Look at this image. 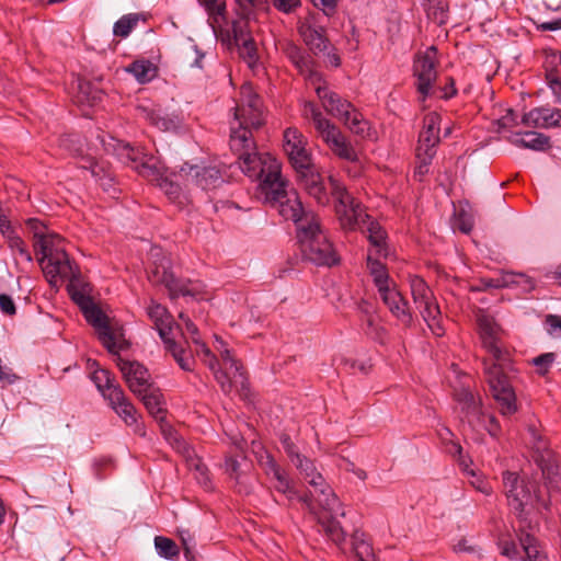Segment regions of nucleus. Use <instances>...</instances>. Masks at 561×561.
<instances>
[{
  "label": "nucleus",
  "mask_w": 561,
  "mask_h": 561,
  "mask_svg": "<svg viewBox=\"0 0 561 561\" xmlns=\"http://www.w3.org/2000/svg\"><path fill=\"white\" fill-rule=\"evenodd\" d=\"M364 230L367 231V238L371 247L374 248V250L371 251L373 255L386 257L388 255L386 231L381 228V226L378 222L371 221L370 219L367 221Z\"/></svg>",
  "instance_id": "nucleus-33"
},
{
  "label": "nucleus",
  "mask_w": 561,
  "mask_h": 561,
  "mask_svg": "<svg viewBox=\"0 0 561 561\" xmlns=\"http://www.w3.org/2000/svg\"><path fill=\"white\" fill-rule=\"evenodd\" d=\"M526 138H516L512 142L515 146L531 149L536 151H545L550 148V138L541 133L527 131Z\"/></svg>",
  "instance_id": "nucleus-38"
},
{
  "label": "nucleus",
  "mask_w": 561,
  "mask_h": 561,
  "mask_svg": "<svg viewBox=\"0 0 561 561\" xmlns=\"http://www.w3.org/2000/svg\"><path fill=\"white\" fill-rule=\"evenodd\" d=\"M454 228L458 229L459 231L463 233H470L473 228V217L472 215L463 209L460 208L456 214L454 218Z\"/></svg>",
  "instance_id": "nucleus-52"
},
{
  "label": "nucleus",
  "mask_w": 561,
  "mask_h": 561,
  "mask_svg": "<svg viewBox=\"0 0 561 561\" xmlns=\"http://www.w3.org/2000/svg\"><path fill=\"white\" fill-rule=\"evenodd\" d=\"M411 295L416 308L422 316L430 317L431 314L439 313V307L436 304L433 291L425 283V280L416 275L409 277Z\"/></svg>",
  "instance_id": "nucleus-23"
},
{
  "label": "nucleus",
  "mask_w": 561,
  "mask_h": 561,
  "mask_svg": "<svg viewBox=\"0 0 561 561\" xmlns=\"http://www.w3.org/2000/svg\"><path fill=\"white\" fill-rule=\"evenodd\" d=\"M230 149L238 156L240 169L251 179L260 180V194L270 187L277 186L282 179L280 164L270 153L260 154L252 133L248 129L231 127Z\"/></svg>",
  "instance_id": "nucleus-2"
},
{
  "label": "nucleus",
  "mask_w": 561,
  "mask_h": 561,
  "mask_svg": "<svg viewBox=\"0 0 561 561\" xmlns=\"http://www.w3.org/2000/svg\"><path fill=\"white\" fill-rule=\"evenodd\" d=\"M440 116L431 112L424 116L423 128L419 135L416 152L421 154H436V146L439 144Z\"/></svg>",
  "instance_id": "nucleus-22"
},
{
  "label": "nucleus",
  "mask_w": 561,
  "mask_h": 561,
  "mask_svg": "<svg viewBox=\"0 0 561 561\" xmlns=\"http://www.w3.org/2000/svg\"><path fill=\"white\" fill-rule=\"evenodd\" d=\"M331 195L334 197L336 205L335 211L340 220V225L344 230H363L369 220V216L364 211L359 202H357L333 176L329 178Z\"/></svg>",
  "instance_id": "nucleus-8"
},
{
  "label": "nucleus",
  "mask_w": 561,
  "mask_h": 561,
  "mask_svg": "<svg viewBox=\"0 0 561 561\" xmlns=\"http://www.w3.org/2000/svg\"><path fill=\"white\" fill-rule=\"evenodd\" d=\"M424 321L427 323L432 333L436 336H442L445 333L444 327L442 325L440 312L427 316H422Z\"/></svg>",
  "instance_id": "nucleus-63"
},
{
  "label": "nucleus",
  "mask_w": 561,
  "mask_h": 561,
  "mask_svg": "<svg viewBox=\"0 0 561 561\" xmlns=\"http://www.w3.org/2000/svg\"><path fill=\"white\" fill-rule=\"evenodd\" d=\"M426 16L437 25H444L448 20L447 0H423Z\"/></svg>",
  "instance_id": "nucleus-36"
},
{
  "label": "nucleus",
  "mask_w": 561,
  "mask_h": 561,
  "mask_svg": "<svg viewBox=\"0 0 561 561\" xmlns=\"http://www.w3.org/2000/svg\"><path fill=\"white\" fill-rule=\"evenodd\" d=\"M501 553L510 559H516V558H525V554L522 556L520 551L517 548V545L510 539H501L499 542Z\"/></svg>",
  "instance_id": "nucleus-59"
},
{
  "label": "nucleus",
  "mask_w": 561,
  "mask_h": 561,
  "mask_svg": "<svg viewBox=\"0 0 561 561\" xmlns=\"http://www.w3.org/2000/svg\"><path fill=\"white\" fill-rule=\"evenodd\" d=\"M147 313L151 321L154 323V327L162 341L170 337V333L172 331V317L168 310L160 304L152 301V304L147 309Z\"/></svg>",
  "instance_id": "nucleus-31"
},
{
  "label": "nucleus",
  "mask_w": 561,
  "mask_h": 561,
  "mask_svg": "<svg viewBox=\"0 0 561 561\" xmlns=\"http://www.w3.org/2000/svg\"><path fill=\"white\" fill-rule=\"evenodd\" d=\"M495 124L497 125V131L513 128L518 125L517 116L515 112L510 108L504 116L495 122Z\"/></svg>",
  "instance_id": "nucleus-62"
},
{
  "label": "nucleus",
  "mask_w": 561,
  "mask_h": 561,
  "mask_svg": "<svg viewBox=\"0 0 561 561\" xmlns=\"http://www.w3.org/2000/svg\"><path fill=\"white\" fill-rule=\"evenodd\" d=\"M322 140L328 145L331 151L340 159L354 162L357 160V153L351 142L342 134L337 126L332 123L317 131Z\"/></svg>",
  "instance_id": "nucleus-21"
},
{
  "label": "nucleus",
  "mask_w": 561,
  "mask_h": 561,
  "mask_svg": "<svg viewBox=\"0 0 561 561\" xmlns=\"http://www.w3.org/2000/svg\"><path fill=\"white\" fill-rule=\"evenodd\" d=\"M546 82L556 96V102L561 104V76L556 68L546 67Z\"/></svg>",
  "instance_id": "nucleus-51"
},
{
  "label": "nucleus",
  "mask_w": 561,
  "mask_h": 561,
  "mask_svg": "<svg viewBox=\"0 0 561 561\" xmlns=\"http://www.w3.org/2000/svg\"><path fill=\"white\" fill-rule=\"evenodd\" d=\"M240 94V103L234 107V122L238 126L231 127L248 129L252 133L264 124L262 100L249 83L241 85Z\"/></svg>",
  "instance_id": "nucleus-12"
},
{
  "label": "nucleus",
  "mask_w": 561,
  "mask_h": 561,
  "mask_svg": "<svg viewBox=\"0 0 561 561\" xmlns=\"http://www.w3.org/2000/svg\"><path fill=\"white\" fill-rule=\"evenodd\" d=\"M225 470L237 482L241 479L240 462L234 457H227L225 460Z\"/></svg>",
  "instance_id": "nucleus-64"
},
{
  "label": "nucleus",
  "mask_w": 561,
  "mask_h": 561,
  "mask_svg": "<svg viewBox=\"0 0 561 561\" xmlns=\"http://www.w3.org/2000/svg\"><path fill=\"white\" fill-rule=\"evenodd\" d=\"M304 257L319 266H332L340 262V257L322 230L317 216H311L307 225L299 226L297 233Z\"/></svg>",
  "instance_id": "nucleus-6"
},
{
  "label": "nucleus",
  "mask_w": 561,
  "mask_h": 561,
  "mask_svg": "<svg viewBox=\"0 0 561 561\" xmlns=\"http://www.w3.org/2000/svg\"><path fill=\"white\" fill-rule=\"evenodd\" d=\"M270 480L273 483L274 489L277 492L283 493L288 501H299L300 495L295 490L293 481L288 478L287 472L283 468H280L277 473L275 472L271 476Z\"/></svg>",
  "instance_id": "nucleus-40"
},
{
  "label": "nucleus",
  "mask_w": 561,
  "mask_h": 561,
  "mask_svg": "<svg viewBox=\"0 0 561 561\" xmlns=\"http://www.w3.org/2000/svg\"><path fill=\"white\" fill-rule=\"evenodd\" d=\"M117 366L129 390L134 394L140 396L144 391L150 390V387L153 386L148 369L140 363L126 360L118 356Z\"/></svg>",
  "instance_id": "nucleus-19"
},
{
  "label": "nucleus",
  "mask_w": 561,
  "mask_h": 561,
  "mask_svg": "<svg viewBox=\"0 0 561 561\" xmlns=\"http://www.w3.org/2000/svg\"><path fill=\"white\" fill-rule=\"evenodd\" d=\"M237 46L239 47V53L242 59L247 61L250 67H253L257 60V51L254 39H247Z\"/></svg>",
  "instance_id": "nucleus-53"
},
{
  "label": "nucleus",
  "mask_w": 561,
  "mask_h": 561,
  "mask_svg": "<svg viewBox=\"0 0 561 561\" xmlns=\"http://www.w3.org/2000/svg\"><path fill=\"white\" fill-rule=\"evenodd\" d=\"M135 116L148 122L161 130H170L175 128L178 125V121L174 117H170L168 115L162 116L160 108H157L151 104H138L135 107Z\"/></svg>",
  "instance_id": "nucleus-28"
},
{
  "label": "nucleus",
  "mask_w": 561,
  "mask_h": 561,
  "mask_svg": "<svg viewBox=\"0 0 561 561\" xmlns=\"http://www.w3.org/2000/svg\"><path fill=\"white\" fill-rule=\"evenodd\" d=\"M91 379L105 399L106 394L111 393L112 389L122 388L115 381V377L106 369H95L91 375Z\"/></svg>",
  "instance_id": "nucleus-43"
},
{
  "label": "nucleus",
  "mask_w": 561,
  "mask_h": 561,
  "mask_svg": "<svg viewBox=\"0 0 561 561\" xmlns=\"http://www.w3.org/2000/svg\"><path fill=\"white\" fill-rule=\"evenodd\" d=\"M154 548L161 558L168 560L175 559L180 553V549L175 541L163 536H157L154 538Z\"/></svg>",
  "instance_id": "nucleus-47"
},
{
  "label": "nucleus",
  "mask_w": 561,
  "mask_h": 561,
  "mask_svg": "<svg viewBox=\"0 0 561 561\" xmlns=\"http://www.w3.org/2000/svg\"><path fill=\"white\" fill-rule=\"evenodd\" d=\"M296 180L298 185L309 196L314 198L319 205H327L329 203V194L324 186L323 178L314 163L297 171Z\"/></svg>",
  "instance_id": "nucleus-20"
},
{
  "label": "nucleus",
  "mask_w": 561,
  "mask_h": 561,
  "mask_svg": "<svg viewBox=\"0 0 561 561\" xmlns=\"http://www.w3.org/2000/svg\"><path fill=\"white\" fill-rule=\"evenodd\" d=\"M26 226L38 239L34 248L42 253L39 263L50 285H56L58 275L69 277L73 275L72 263L62 248V239L57 234H47L45 225L37 218H28Z\"/></svg>",
  "instance_id": "nucleus-4"
},
{
  "label": "nucleus",
  "mask_w": 561,
  "mask_h": 561,
  "mask_svg": "<svg viewBox=\"0 0 561 561\" xmlns=\"http://www.w3.org/2000/svg\"><path fill=\"white\" fill-rule=\"evenodd\" d=\"M71 263H72V267H73V275L69 276V277H62V276L58 275L56 277L57 284L56 285H51V286L57 288L60 285L61 282L69 280V284L67 285L68 293H69L71 299L82 310L83 307L89 306L90 304L93 302V300L82 289H78L76 287L75 280L77 279L79 272H78L77 266L75 265V263L72 261H71Z\"/></svg>",
  "instance_id": "nucleus-34"
},
{
  "label": "nucleus",
  "mask_w": 561,
  "mask_h": 561,
  "mask_svg": "<svg viewBox=\"0 0 561 561\" xmlns=\"http://www.w3.org/2000/svg\"><path fill=\"white\" fill-rule=\"evenodd\" d=\"M306 481L313 491L309 495H300L299 502L314 516L323 533L335 545L341 546L345 541V531L336 517L344 516L345 513L339 499L325 483L322 474L316 470L307 474Z\"/></svg>",
  "instance_id": "nucleus-3"
},
{
  "label": "nucleus",
  "mask_w": 561,
  "mask_h": 561,
  "mask_svg": "<svg viewBox=\"0 0 561 561\" xmlns=\"http://www.w3.org/2000/svg\"><path fill=\"white\" fill-rule=\"evenodd\" d=\"M304 114L306 117H310L314 125L316 130H320L323 127H328V124L331 123L327 119L319 108L312 102H306L304 106Z\"/></svg>",
  "instance_id": "nucleus-50"
},
{
  "label": "nucleus",
  "mask_w": 561,
  "mask_h": 561,
  "mask_svg": "<svg viewBox=\"0 0 561 561\" xmlns=\"http://www.w3.org/2000/svg\"><path fill=\"white\" fill-rule=\"evenodd\" d=\"M524 283L529 288H534L531 278L524 274L503 273L497 277H483L479 279V284L474 287L476 290L484 291L491 288H504L513 284Z\"/></svg>",
  "instance_id": "nucleus-29"
},
{
  "label": "nucleus",
  "mask_w": 561,
  "mask_h": 561,
  "mask_svg": "<svg viewBox=\"0 0 561 561\" xmlns=\"http://www.w3.org/2000/svg\"><path fill=\"white\" fill-rule=\"evenodd\" d=\"M519 545L525 554L524 559L529 561H548V558L538 550L537 540L533 535L528 533L522 534Z\"/></svg>",
  "instance_id": "nucleus-44"
},
{
  "label": "nucleus",
  "mask_w": 561,
  "mask_h": 561,
  "mask_svg": "<svg viewBox=\"0 0 561 561\" xmlns=\"http://www.w3.org/2000/svg\"><path fill=\"white\" fill-rule=\"evenodd\" d=\"M5 239L8 241L9 248L12 251L19 253V255L26 262H32V255L27 250L25 242L18 234H15V232L10 234Z\"/></svg>",
  "instance_id": "nucleus-54"
},
{
  "label": "nucleus",
  "mask_w": 561,
  "mask_h": 561,
  "mask_svg": "<svg viewBox=\"0 0 561 561\" xmlns=\"http://www.w3.org/2000/svg\"><path fill=\"white\" fill-rule=\"evenodd\" d=\"M77 99L78 102L92 106L102 101L103 91L90 81L79 80Z\"/></svg>",
  "instance_id": "nucleus-41"
},
{
  "label": "nucleus",
  "mask_w": 561,
  "mask_h": 561,
  "mask_svg": "<svg viewBox=\"0 0 561 561\" xmlns=\"http://www.w3.org/2000/svg\"><path fill=\"white\" fill-rule=\"evenodd\" d=\"M434 157L435 156H432L428 153L421 154V153L416 152L417 165L415 167V170H414V176L419 181H422L423 176L428 173L430 165H431Z\"/></svg>",
  "instance_id": "nucleus-56"
},
{
  "label": "nucleus",
  "mask_w": 561,
  "mask_h": 561,
  "mask_svg": "<svg viewBox=\"0 0 561 561\" xmlns=\"http://www.w3.org/2000/svg\"><path fill=\"white\" fill-rule=\"evenodd\" d=\"M477 325L481 346L489 354L482 358L484 380L501 415L512 416L518 411V405L508 376L511 358L502 340L503 330L492 316L484 312L477 314Z\"/></svg>",
  "instance_id": "nucleus-1"
},
{
  "label": "nucleus",
  "mask_w": 561,
  "mask_h": 561,
  "mask_svg": "<svg viewBox=\"0 0 561 561\" xmlns=\"http://www.w3.org/2000/svg\"><path fill=\"white\" fill-rule=\"evenodd\" d=\"M185 185H195L204 191L214 190L224 183L220 169L217 167H201L183 163L174 173Z\"/></svg>",
  "instance_id": "nucleus-16"
},
{
  "label": "nucleus",
  "mask_w": 561,
  "mask_h": 561,
  "mask_svg": "<svg viewBox=\"0 0 561 561\" xmlns=\"http://www.w3.org/2000/svg\"><path fill=\"white\" fill-rule=\"evenodd\" d=\"M264 202L275 208L286 220H293L297 225V233L300 225H307L310 221L312 213L305 211L302 203L296 191L287 192L285 182L280 179L277 186L270 187L262 195Z\"/></svg>",
  "instance_id": "nucleus-7"
},
{
  "label": "nucleus",
  "mask_w": 561,
  "mask_h": 561,
  "mask_svg": "<svg viewBox=\"0 0 561 561\" xmlns=\"http://www.w3.org/2000/svg\"><path fill=\"white\" fill-rule=\"evenodd\" d=\"M299 33L314 55L324 53L330 45L324 26L305 23L299 27Z\"/></svg>",
  "instance_id": "nucleus-26"
},
{
  "label": "nucleus",
  "mask_w": 561,
  "mask_h": 561,
  "mask_svg": "<svg viewBox=\"0 0 561 561\" xmlns=\"http://www.w3.org/2000/svg\"><path fill=\"white\" fill-rule=\"evenodd\" d=\"M259 463L264 470L265 474L270 478L280 469V466L275 461L272 455L264 451L259 458Z\"/></svg>",
  "instance_id": "nucleus-58"
},
{
  "label": "nucleus",
  "mask_w": 561,
  "mask_h": 561,
  "mask_svg": "<svg viewBox=\"0 0 561 561\" xmlns=\"http://www.w3.org/2000/svg\"><path fill=\"white\" fill-rule=\"evenodd\" d=\"M106 400L127 425H133L137 422L136 409L127 399L122 388L112 389L111 393L106 394Z\"/></svg>",
  "instance_id": "nucleus-30"
},
{
  "label": "nucleus",
  "mask_w": 561,
  "mask_h": 561,
  "mask_svg": "<svg viewBox=\"0 0 561 561\" xmlns=\"http://www.w3.org/2000/svg\"><path fill=\"white\" fill-rule=\"evenodd\" d=\"M232 34L236 45H240L242 42L252 38L247 31V22L234 21L232 23Z\"/></svg>",
  "instance_id": "nucleus-61"
},
{
  "label": "nucleus",
  "mask_w": 561,
  "mask_h": 561,
  "mask_svg": "<svg viewBox=\"0 0 561 561\" xmlns=\"http://www.w3.org/2000/svg\"><path fill=\"white\" fill-rule=\"evenodd\" d=\"M280 443H282L284 450L286 451L287 456L290 458L293 463L296 460H299V461L301 460L302 455L299 454L297 446L294 444V442L291 440L289 435L283 434L280 436Z\"/></svg>",
  "instance_id": "nucleus-60"
},
{
  "label": "nucleus",
  "mask_w": 561,
  "mask_h": 561,
  "mask_svg": "<svg viewBox=\"0 0 561 561\" xmlns=\"http://www.w3.org/2000/svg\"><path fill=\"white\" fill-rule=\"evenodd\" d=\"M238 10L239 15L242 20H248L253 13L254 10L262 7L264 3H266V0H234Z\"/></svg>",
  "instance_id": "nucleus-55"
},
{
  "label": "nucleus",
  "mask_w": 561,
  "mask_h": 561,
  "mask_svg": "<svg viewBox=\"0 0 561 561\" xmlns=\"http://www.w3.org/2000/svg\"><path fill=\"white\" fill-rule=\"evenodd\" d=\"M147 411L158 421H163L165 417L167 410L164 408L163 396L158 388L153 386L150 387V390L144 391L140 396H138Z\"/></svg>",
  "instance_id": "nucleus-32"
},
{
  "label": "nucleus",
  "mask_w": 561,
  "mask_h": 561,
  "mask_svg": "<svg viewBox=\"0 0 561 561\" xmlns=\"http://www.w3.org/2000/svg\"><path fill=\"white\" fill-rule=\"evenodd\" d=\"M534 449V459L541 469L542 477L547 480L549 486H558L559 465L554 453L549 448V444L535 427L528 428Z\"/></svg>",
  "instance_id": "nucleus-15"
},
{
  "label": "nucleus",
  "mask_w": 561,
  "mask_h": 561,
  "mask_svg": "<svg viewBox=\"0 0 561 561\" xmlns=\"http://www.w3.org/2000/svg\"><path fill=\"white\" fill-rule=\"evenodd\" d=\"M139 21V15L136 13H129L123 15L113 27V33L118 37H127L130 32L136 27Z\"/></svg>",
  "instance_id": "nucleus-48"
},
{
  "label": "nucleus",
  "mask_w": 561,
  "mask_h": 561,
  "mask_svg": "<svg viewBox=\"0 0 561 561\" xmlns=\"http://www.w3.org/2000/svg\"><path fill=\"white\" fill-rule=\"evenodd\" d=\"M115 154L122 163L130 167L145 179L157 184L163 179L158 160L153 156L144 153L139 148L118 142L115 147Z\"/></svg>",
  "instance_id": "nucleus-13"
},
{
  "label": "nucleus",
  "mask_w": 561,
  "mask_h": 561,
  "mask_svg": "<svg viewBox=\"0 0 561 561\" xmlns=\"http://www.w3.org/2000/svg\"><path fill=\"white\" fill-rule=\"evenodd\" d=\"M88 323L98 332L103 346L113 354H117L122 347L123 333L121 328L113 327L107 316L94 301L81 310Z\"/></svg>",
  "instance_id": "nucleus-14"
},
{
  "label": "nucleus",
  "mask_w": 561,
  "mask_h": 561,
  "mask_svg": "<svg viewBox=\"0 0 561 561\" xmlns=\"http://www.w3.org/2000/svg\"><path fill=\"white\" fill-rule=\"evenodd\" d=\"M522 123L535 128L561 127V110L536 107L523 115Z\"/></svg>",
  "instance_id": "nucleus-25"
},
{
  "label": "nucleus",
  "mask_w": 561,
  "mask_h": 561,
  "mask_svg": "<svg viewBox=\"0 0 561 561\" xmlns=\"http://www.w3.org/2000/svg\"><path fill=\"white\" fill-rule=\"evenodd\" d=\"M163 343L165 344L167 350L172 354L173 358L176 360L179 366L183 370L191 371L192 365L194 363L192 356L190 354H186V352L180 345H178V343L171 337L163 340Z\"/></svg>",
  "instance_id": "nucleus-45"
},
{
  "label": "nucleus",
  "mask_w": 561,
  "mask_h": 561,
  "mask_svg": "<svg viewBox=\"0 0 561 561\" xmlns=\"http://www.w3.org/2000/svg\"><path fill=\"white\" fill-rule=\"evenodd\" d=\"M174 173L175 172L172 173V178L163 176V179L158 183V186L164 192L170 201L181 203L182 187L179 182L182 180L174 176Z\"/></svg>",
  "instance_id": "nucleus-46"
},
{
  "label": "nucleus",
  "mask_w": 561,
  "mask_h": 561,
  "mask_svg": "<svg viewBox=\"0 0 561 561\" xmlns=\"http://www.w3.org/2000/svg\"><path fill=\"white\" fill-rule=\"evenodd\" d=\"M436 53V48L432 46L424 54L417 55L413 64V73L416 78L415 87L421 103L425 102L426 98L431 95L433 83L437 78Z\"/></svg>",
  "instance_id": "nucleus-17"
},
{
  "label": "nucleus",
  "mask_w": 561,
  "mask_h": 561,
  "mask_svg": "<svg viewBox=\"0 0 561 561\" xmlns=\"http://www.w3.org/2000/svg\"><path fill=\"white\" fill-rule=\"evenodd\" d=\"M316 93L320 99L323 108L332 116L341 119L348 129L357 135H364L367 129V122L357 112L351 102L341 98L325 85H317Z\"/></svg>",
  "instance_id": "nucleus-10"
},
{
  "label": "nucleus",
  "mask_w": 561,
  "mask_h": 561,
  "mask_svg": "<svg viewBox=\"0 0 561 561\" xmlns=\"http://www.w3.org/2000/svg\"><path fill=\"white\" fill-rule=\"evenodd\" d=\"M225 366L224 371H216L215 378L225 393L236 390L242 399L250 396V382L243 365L232 355L227 347L220 351Z\"/></svg>",
  "instance_id": "nucleus-11"
},
{
  "label": "nucleus",
  "mask_w": 561,
  "mask_h": 561,
  "mask_svg": "<svg viewBox=\"0 0 561 561\" xmlns=\"http://www.w3.org/2000/svg\"><path fill=\"white\" fill-rule=\"evenodd\" d=\"M199 3L207 11L210 25L215 30L216 26H220L221 22L226 20V3L222 0H198Z\"/></svg>",
  "instance_id": "nucleus-42"
},
{
  "label": "nucleus",
  "mask_w": 561,
  "mask_h": 561,
  "mask_svg": "<svg viewBox=\"0 0 561 561\" xmlns=\"http://www.w3.org/2000/svg\"><path fill=\"white\" fill-rule=\"evenodd\" d=\"M352 549L358 561H375V554L366 535L355 530L352 535Z\"/></svg>",
  "instance_id": "nucleus-39"
},
{
  "label": "nucleus",
  "mask_w": 561,
  "mask_h": 561,
  "mask_svg": "<svg viewBox=\"0 0 561 561\" xmlns=\"http://www.w3.org/2000/svg\"><path fill=\"white\" fill-rule=\"evenodd\" d=\"M362 327L365 334L374 340L381 339L385 332L383 328L378 325L377 317L368 311H365L364 317L362 318Z\"/></svg>",
  "instance_id": "nucleus-49"
},
{
  "label": "nucleus",
  "mask_w": 561,
  "mask_h": 561,
  "mask_svg": "<svg viewBox=\"0 0 561 561\" xmlns=\"http://www.w3.org/2000/svg\"><path fill=\"white\" fill-rule=\"evenodd\" d=\"M153 262L148 267V278L154 285H164L171 298L179 296H196L201 286L190 279L176 278L171 272L170 260L161 253L152 255Z\"/></svg>",
  "instance_id": "nucleus-9"
},
{
  "label": "nucleus",
  "mask_w": 561,
  "mask_h": 561,
  "mask_svg": "<svg viewBox=\"0 0 561 561\" xmlns=\"http://www.w3.org/2000/svg\"><path fill=\"white\" fill-rule=\"evenodd\" d=\"M554 359H556L554 353H545V354H541V355L535 357L533 359V363L537 367L539 375L543 376L549 371L550 366L552 365Z\"/></svg>",
  "instance_id": "nucleus-57"
},
{
  "label": "nucleus",
  "mask_w": 561,
  "mask_h": 561,
  "mask_svg": "<svg viewBox=\"0 0 561 561\" xmlns=\"http://www.w3.org/2000/svg\"><path fill=\"white\" fill-rule=\"evenodd\" d=\"M308 141L300 130L289 127L284 131V151L295 172L313 163Z\"/></svg>",
  "instance_id": "nucleus-18"
},
{
  "label": "nucleus",
  "mask_w": 561,
  "mask_h": 561,
  "mask_svg": "<svg viewBox=\"0 0 561 561\" xmlns=\"http://www.w3.org/2000/svg\"><path fill=\"white\" fill-rule=\"evenodd\" d=\"M508 506L520 519H526L530 510L539 513L550 510L549 495H545L536 482L520 479L516 472L502 473Z\"/></svg>",
  "instance_id": "nucleus-5"
},
{
  "label": "nucleus",
  "mask_w": 561,
  "mask_h": 561,
  "mask_svg": "<svg viewBox=\"0 0 561 561\" xmlns=\"http://www.w3.org/2000/svg\"><path fill=\"white\" fill-rule=\"evenodd\" d=\"M126 71L131 73L139 83L150 82L157 76V67L150 60H135Z\"/></svg>",
  "instance_id": "nucleus-37"
},
{
  "label": "nucleus",
  "mask_w": 561,
  "mask_h": 561,
  "mask_svg": "<svg viewBox=\"0 0 561 561\" xmlns=\"http://www.w3.org/2000/svg\"><path fill=\"white\" fill-rule=\"evenodd\" d=\"M380 294V297L385 305L389 308L390 312L399 320L402 324L409 327L412 323V314L409 311L408 301L401 296L396 289L388 288Z\"/></svg>",
  "instance_id": "nucleus-27"
},
{
  "label": "nucleus",
  "mask_w": 561,
  "mask_h": 561,
  "mask_svg": "<svg viewBox=\"0 0 561 561\" xmlns=\"http://www.w3.org/2000/svg\"><path fill=\"white\" fill-rule=\"evenodd\" d=\"M367 268L369 270L379 293L390 288L387 267L378 259H374L373 252H369L367 255Z\"/></svg>",
  "instance_id": "nucleus-35"
},
{
  "label": "nucleus",
  "mask_w": 561,
  "mask_h": 561,
  "mask_svg": "<svg viewBox=\"0 0 561 561\" xmlns=\"http://www.w3.org/2000/svg\"><path fill=\"white\" fill-rule=\"evenodd\" d=\"M454 400L461 405V411L472 428L481 424L483 411L480 397H476L468 387H460L454 390Z\"/></svg>",
  "instance_id": "nucleus-24"
}]
</instances>
